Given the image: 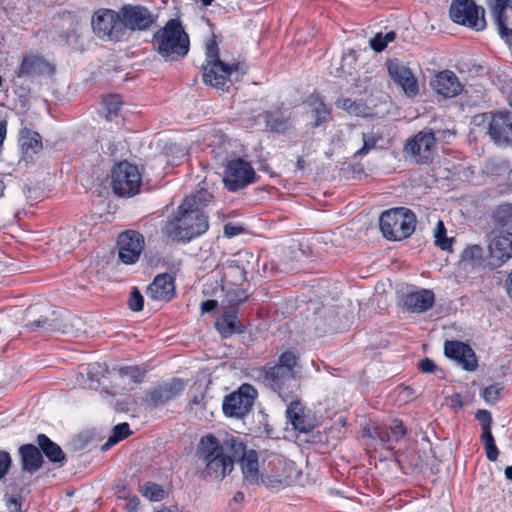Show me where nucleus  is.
<instances>
[{
    "mask_svg": "<svg viewBox=\"0 0 512 512\" xmlns=\"http://www.w3.org/2000/svg\"><path fill=\"white\" fill-rule=\"evenodd\" d=\"M7 133V121L0 120V146L2 145Z\"/></svg>",
    "mask_w": 512,
    "mask_h": 512,
    "instance_id": "obj_58",
    "label": "nucleus"
},
{
    "mask_svg": "<svg viewBox=\"0 0 512 512\" xmlns=\"http://www.w3.org/2000/svg\"><path fill=\"white\" fill-rule=\"evenodd\" d=\"M432 89L444 98H453L461 94L463 85L457 75L450 70L438 72L430 81Z\"/></svg>",
    "mask_w": 512,
    "mask_h": 512,
    "instance_id": "obj_22",
    "label": "nucleus"
},
{
    "mask_svg": "<svg viewBox=\"0 0 512 512\" xmlns=\"http://www.w3.org/2000/svg\"><path fill=\"white\" fill-rule=\"evenodd\" d=\"M505 289L507 295L512 298V272L508 275L505 281Z\"/></svg>",
    "mask_w": 512,
    "mask_h": 512,
    "instance_id": "obj_59",
    "label": "nucleus"
},
{
    "mask_svg": "<svg viewBox=\"0 0 512 512\" xmlns=\"http://www.w3.org/2000/svg\"><path fill=\"white\" fill-rule=\"evenodd\" d=\"M240 460L241 470L245 483L249 485H260L262 483V473L259 472L258 455L254 450H246L243 443V454L235 457V461Z\"/></svg>",
    "mask_w": 512,
    "mask_h": 512,
    "instance_id": "obj_23",
    "label": "nucleus"
},
{
    "mask_svg": "<svg viewBox=\"0 0 512 512\" xmlns=\"http://www.w3.org/2000/svg\"><path fill=\"white\" fill-rule=\"evenodd\" d=\"M476 418L481 422L482 433L492 432L491 431L492 417H491V414L489 411L479 410L476 414Z\"/></svg>",
    "mask_w": 512,
    "mask_h": 512,
    "instance_id": "obj_44",
    "label": "nucleus"
},
{
    "mask_svg": "<svg viewBox=\"0 0 512 512\" xmlns=\"http://www.w3.org/2000/svg\"><path fill=\"white\" fill-rule=\"evenodd\" d=\"M378 437H379V439H380L383 443L387 444V448H388V449H392V448H393V447L390 445V443H391L392 441H394V439L392 438L391 432H388V431H386V430H382V431H380V432L378 433Z\"/></svg>",
    "mask_w": 512,
    "mask_h": 512,
    "instance_id": "obj_55",
    "label": "nucleus"
},
{
    "mask_svg": "<svg viewBox=\"0 0 512 512\" xmlns=\"http://www.w3.org/2000/svg\"><path fill=\"white\" fill-rule=\"evenodd\" d=\"M120 16L124 36L127 30H147L154 22L153 15L148 8L140 5H124L120 9Z\"/></svg>",
    "mask_w": 512,
    "mask_h": 512,
    "instance_id": "obj_16",
    "label": "nucleus"
},
{
    "mask_svg": "<svg viewBox=\"0 0 512 512\" xmlns=\"http://www.w3.org/2000/svg\"><path fill=\"white\" fill-rule=\"evenodd\" d=\"M435 301L434 293L428 289H421L408 293L404 298L407 310L413 313H421L430 309Z\"/></svg>",
    "mask_w": 512,
    "mask_h": 512,
    "instance_id": "obj_26",
    "label": "nucleus"
},
{
    "mask_svg": "<svg viewBox=\"0 0 512 512\" xmlns=\"http://www.w3.org/2000/svg\"><path fill=\"white\" fill-rule=\"evenodd\" d=\"M492 16L499 35L505 41L512 39V0H490Z\"/></svg>",
    "mask_w": 512,
    "mask_h": 512,
    "instance_id": "obj_19",
    "label": "nucleus"
},
{
    "mask_svg": "<svg viewBox=\"0 0 512 512\" xmlns=\"http://www.w3.org/2000/svg\"><path fill=\"white\" fill-rule=\"evenodd\" d=\"M383 37H384L383 40L388 44V43L394 41L396 34H395V32L390 31V32L386 33L385 35H383Z\"/></svg>",
    "mask_w": 512,
    "mask_h": 512,
    "instance_id": "obj_61",
    "label": "nucleus"
},
{
    "mask_svg": "<svg viewBox=\"0 0 512 512\" xmlns=\"http://www.w3.org/2000/svg\"><path fill=\"white\" fill-rule=\"evenodd\" d=\"M21 456L22 469L34 473L43 465V455L35 445L25 444L19 448Z\"/></svg>",
    "mask_w": 512,
    "mask_h": 512,
    "instance_id": "obj_31",
    "label": "nucleus"
},
{
    "mask_svg": "<svg viewBox=\"0 0 512 512\" xmlns=\"http://www.w3.org/2000/svg\"><path fill=\"white\" fill-rule=\"evenodd\" d=\"M174 293V280L167 273L156 276L147 288V295L157 301H169Z\"/></svg>",
    "mask_w": 512,
    "mask_h": 512,
    "instance_id": "obj_25",
    "label": "nucleus"
},
{
    "mask_svg": "<svg viewBox=\"0 0 512 512\" xmlns=\"http://www.w3.org/2000/svg\"><path fill=\"white\" fill-rule=\"evenodd\" d=\"M266 123V127L271 132L284 134L293 126V121L290 115L286 114L281 109L266 111L262 114Z\"/></svg>",
    "mask_w": 512,
    "mask_h": 512,
    "instance_id": "obj_28",
    "label": "nucleus"
},
{
    "mask_svg": "<svg viewBox=\"0 0 512 512\" xmlns=\"http://www.w3.org/2000/svg\"><path fill=\"white\" fill-rule=\"evenodd\" d=\"M184 390V383L179 379H174L169 383L163 384L151 393V401L154 405H163L174 399Z\"/></svg>",
    "mask_w": 512,
    "mask_h": 512,
    "instance_id": "obj_30",
    "label": "nucleus"
},
{
    "mask_svg": "<svg viewBox=\"0 0 512 512\" xmlns=\"http://www.w3.org/2000/svg\"><path fill=\"white\" fill-rule=\"evenodd\" d=\"M144 305V299L141 295L140 291L134 287L132 288V291L130 292L129 300H128V306L132 311L138 312L143 309Z\"/></svg>",
    "mask_w": 512,
    "mask_h": 512,
    "instance_id": "obj_41",
    "label": "nucleus"
},
{
    "mask_svg": "<svg viewBox=\"0 0 512 512\" xmlns=\"http://www.w3.org/2000/svg\"><path fill=\"white\" fill-rule=\"evenodd\" d=\"M214 59H219L218 48L215 41H211L207 44L206 61Z\"/></svg>",
    "mask_w": 512,
    "mask_h": 512,
    "instance_id": "obj_52",
    "label": "nucleus"
},
{
    "mask_svg": "<svg viewBox=\"0 0 512 512\" xmlns=\"http://www.w3.org/2000/svg\"><path fill=\"white\" fill-rule=\"evenodd\" d=\"M353 67L351 66V63L349 64V67L346 68L345 64L343 63L340 68L338 69L337 76H346V75H352L353 73Z\"/></svg>",
    "mask_w": 512,
    "mask_h": 512,
    "instance_id": "obj_56",
    "label": "nucleus"
},
{
    "mask_svg": "<svg viewBox=\"0 0 512 512\" xmlns=\"http://www.w3.org/2000/svg\"><path fill=\"white\" fill-rule=\"evenodd\" d=\"M487 131L490 139L499 146L512 144V113L498 111L486 116Z\"/></svg>",
    "mask_w": 512,
    "mask_h": 512,
    "instance_id": "obj_11",
    "label": "nucleus"
},
{
    "mask_svg": "<svg viewBox=\"0 0 512 512\" xmlns=\"http://www.w3.org/2000/svg\"><path fill=\"white\" fill-rule=\"evenodd\" d=\"M18 143L25 160H32L43 149L41 135L26 126L19 131Z\"/></svg>",
    "mask_w": 512,
    "mask_h": 512,
    "instance_id": "obj_24",
    "label": "nucleus"
},
{
    "mask_svg": "<svg viewBox=\"0 0 512 512\" xmlns=\"http://www.w3.org/2000/svg\"><path fill=\"white\" fill-rule=\"evenodd\" d=\"M500 389L497 385H489L483 390L482 396L487 403H494L499 397Z\"/></svg>",
    "mask_w": 512,
    "mask_h": 512,
    "instance_id": "obj_47",
    "label": "nucleus"
},
{
    "mask_svg": "<svg viewBox=\"0 0 512 512\" xmlns=\"http://www.w3.org/2000/svg\"><path fill=\"white\" fill-rule=\"evenodd\" d=\"M387 66L390 77L402 88L406 96L414 97L418 94V82L408 67L397 60L389 61Z\"/></svg>",
    "mask_w": 512,
    "mask_h": 512,
    "instance_id": "obj_21",
    "label": "nucleus"
},
{
    "mask_svg": "<svg viewBox=\"0 0 512 512\" xmlns=\"http://www.w3.org/2000/svg\"><path fill=\"white\" fill-rule=\"evenodd\" d=\"M349 59L351 60V63H354L356 61V56H355V53L353 51H350L348 55H345L342 58V61L345 63Z\"/></svg>",
    "mask_w": 512,
    "mask_h": 512,
    "instance_id": "obj_63",
    "label": "nucleus"
},
{
    "mask_svg": "<svg viewBox=\"0 0 512 512\" xmlns=\"http://www.w3.org/2000/svg\"><path fill=\"white\" fill-rule=\"evenodd\" d=\"M383 38V34L378 33L370 40V46L374 51L381 52L386 48L387 43L383 40Z\"/></svg>",
    "mask_w": 512,
    "mask_h": 512,
    "instance_id": "obj_49",
    "label": "nucleus"
},
{
    "mask_svg": "<svg viewBox=\"0 0 512 512\" xmlns=\"http://www.w3.org/2000/svg\"><path fill=\"white\" fill-rule=\"evenodd\" d=\"M142 494L151 501H161L165 496L163 488L156 483L147 482L142 486Z\"/></svg>",
    "mask_w": 512,
    "mask_h": 512,
    "instance_id": "obj_39",
    "label": "nucleus"
},
{
    "mask_svg": "<svg viewBox=\"0 0 512 512\" xmlns=\"http://www.w3.org/2000/svg\"><path fill=\"white\" fill-rule=\"evenodd\" d=\"M296 364L295 354L286 351L279 356L277 362L267 363L261 369L259 376L266 387L272 389L285 400V397L293 392Z\"/></svg>",
    "mask_w": 512,
    "mask_h": 512,
    "instance_id": "obj_4",
    "label": "nucleus"
},
{
    "mask_svg": "<svg viewBox=\"0 0 512 512\" xmlns=\"http://www.w3.org/2000/svg\"><path fill=\"white\" fill-rule=\"evenodd\" d=\"M142 175L136 165L127 161L117 163L111 171V186L120 197H133L140 192Z\"/></svg>",
    "mask_w": 512,
    "mask_h": 512,
    "instance_id": "obj_6",
    "label": "nucleus"
},
{
    "mask_svg": "<svg viewBox=\"0 0 512 512\" xmlns=\"http://www.w3.org/2000/svg\"><path fill=\"white\" fill-rule=\"evenodd\" d=\"M489 265L500 267L512 258V233L499 232L489 244Z\"/></svg>",
    "mask_w": 512,
    "mask_h": 512,
    "instance_id": "obj_20",
    "label": "nucleus"
},
{
    "mask_svg": "<svg viewBox=\"0 0 512 512\" xmlns=\"http://www.w3.org/2000/svg\"><path fill=\"white\" fill-rule=\"evenodd\" d=\"M484 9L473 0H452L449 15L453 22L475 31L485 29L487 23Z\"/></svg>",
    "mask_w": 512,
    "mask_h": 512,
    "instance_id": "obj_7",
    "label": "nucleus"
},
{
    "mask_svg": "<svg viewBox=\"0 0 512 512\" xmlns=\"http://www.w3.org/2000/svg\"><path fill=\"white\" fill-rule=\"evenodd\" d=\"M50 69L49 64L38 55H26L22 58L15 73L19 78L40 75Z\"/></svg>",
    "mask_w": 512,
    "mask_h": 512,
    "instance_id": "obj_27",
    "label": "nucleus"
},
{
    "mask_svg": "<svg viewBox=\"0 0 512 512\" xmlns=\"http://www.w3.org/2000/svg\"><path fill=\"white\" fill-rule=\"evenodd\" d=\"M240 64H225L220 59L207 60L203 66V81L215 88H223L231 77L238 73Z\"/></svg>",
    "mask_w": 512,
    "mask_h": 512,
    "instance_id": "obj_13",
    "label": "nucleus"
},
{
    "mask_svg": "<svg viewBox=\"0 0 512 512\" xmlns=\"http://www.w3.org/2000/svg\"><path fill=\"white\" fill-rule=\"evenodd\" d=\"M12 465V459L8 452L0 451V479H2L9 471Z\"/></svg>",
    "mask_w": 512,
    "mask_h": 512,
    "instance_id": "obj_46",
    "label": "nucleus"
},
{
    "mask_svg": "<svg viewBox=\"0 0 512 512\" xmlns=\"http://www.w3.org/2000/svg\"><path fill=\"white\" fill-rule=\"evenodd\" d=\"M390 432L394 441L398 442L405 436L406 429L402 421L395 419L392 421V425L390 426Z\"/></svg>",
    "mask_w": 512,
    "mask_h": 512,
    "instance_id": "obj_43",
    "label": "nucleus"
},
{
    "mask_svg": "<svg viewBox=\"0 0 512 512\" xmlns=\"http://www.w3.org/2000/svg\"><path fill=\"white\" fill-rule=\"evenodd\" d=\"M218 306V302L216 300H206L201 303V311L202 313H209L213 311Z\"/></svg>",
    "mask_w": 512,
    "mask_h": 512,
    "instance_id": "obj_54",
    "label": "nucleus"
},
{
    "mask_svg": "<svg viewBox=\"0 0 512 512\" xmlns=\"http://www.w3.org/2000/svg\"><path fill=\"white\" fill-rule=\"evenodd\" d=\"M122 100L119 95H109L104 99V107L106 111V119L111 121L113 117L118 115L121 108Z\"/></svg>",
    "mask_w": 512,
    "mask_h": 512,
    "instance_id": "obj_38",
    "label": "nucleus"
},
{
    "mask_svg": "<svg viewBox=\"0 0 512 512\" xmlns=\"http://www.w3.org/2000/svg\"><path fill=\"white\" fill-rule=\"evenodd\" d=\"M311 106V126L313 128L320 127L331 120V109L323 102L322 99L316 97L310 102Z\"/></svg>",
    "mask_w": 512,
    "mask_h": 512,
    "instance_id": "obj_34",
    "label": "nucleus"
},
{
    "mask_svg": "<svg viewBox=\"0 0 512 512\" xmlns=\"http://www.w3.org/2000/svg\"><path fill=\"white\" fill-rule=\"evenodd\" d=\"M483 249L478 245H473L466 248L463 252V258L465 260H478L482 258Z\"/></svg>",
    "mask_w": 512,
    "mask_h": 512,
    "instance_id": "obj_48",
    "label": "nucleus"
},
{
    "mask_svg": "<svg viewBox=\"0 0 512 512\" xmlns=\"http://www.w3.org/2000/svg\"><path fill=\"white\" fill-rule=\"evenodd\" d=\"M117 245L119 259L125 264H134L143 251L144 237L137 231L128 230L118 236Z\"/></svg>",
    "mask_w": 512,
    "mask_h": 512,
    "instance_id": "obj_17",
    "label": "nucleus"
},
{
    "mask_svg": "<svg viewBox=\"0 0 512 512\" xmlns=\"http://www.w3.org/2000/svg\"><path fill=\"white\" fill-rule=\"evenodd\" d=\"M242 232V228L234 226L232 224H226L224 226V235L228 238L234 237Z\"/></svg>",
    "mask_w": 512,
    "mask_h": 512,
    "instance_id": "obj_53",
    "label": "nucleus"
},
{
    "mask_svg": "<svg viewBox=\"0 0 512 512\" xmlns=\"http://www.w3.org/2000/svg\"><path fill=\"white\" fill-rule=\"evenodd\" d=\"M226 297L227 302L231 307L239 305L247 298L244 291L239 289L227 292Z\"/></svg>",
    "mask_w": 512,
    "mask_h": 512,
    "instance_id": "obj_45",
    "label": "nucleus"
},
{
    "mask_svg": "<svg viewBox=\"0 0 512 512\" xmlns=\"http://www.w3.org/2000/svg\"><path fill=\"white\" fill-rule=\"evenodd\" d=\"M270 464L273 465V469L262 472V485L268 489L279 490L293 482L296 474L293 462L277 457Z\"/></svg>",
    "mask_w": 512,
    "mask_h": 512,
    "instance_id": "obj_12",
    "label": "nucleus"
},
{
    "mask_svg": "<svg viewBox=\"0 0 512 512\" xmlns=\"http://www.w3.org/2000/svg\"><path fill=\"white\" fill-rule=\"evenodd\" d=\"M435 245L442 250L450 251L452 243L454 242L453 237L446 236V227L442 220H439L434 229Z\"/></svg>",
    "mask_w": 512,
    "mask_h": 512,
    "instance_id": "obj_36",
    "label": "nucleus"
},
{
    "mask_svg": "<svg viewBox=\"0 0 512 512\" xmlns=\"http://www.w3.org/2000/svg\"><path fill=\"white\" fill-rule=\"evenodd\" d=\"M69 317L53 311L51 317L41 316L40 318L30 321L26 327L29 331H43V332H60L62 334H68L72 332V328L76 326L80 320L73 317L68 321Z\"/></svg>",
    "mask_w": 512,
    "mask_h": 512,
    "instance_id": "obj_14",
    "label": "nucleus"
},
{
    "mask_svg": "<svg viewBox=\"0 0 512 512\" xmlns=\"http://www.w3.org/2000/svg\"><path fill=\"white\" fill-rule=\"evenodd\" d=\"M286 416L294 429L300 432H310L313 430V424L305 415L304 406L300 401L293 400L287 407Z\"/></svg>",
    "mask_w": 512,
    "mask_h": 512,
    "instance_id": "obj_29",
    "label": "nucleus"
},
{
    "mask_svg": "<svg viewBox=\"0 0 512 512\" xmlns=\"http://www.w3.org/2000/svg\"><path fill=\"white\" fill-rule=\"evenodd\" d=\"M92 29L97 37L104 40L117 42L125 37L120 11L116 12L111 9L98 10L92 17Z\"/></svg>",
    "mask_w": 512,
    "mask_h": 512,
    "instance_id": "obj_8",
    "label": "nucleus"
},
{
    "mask_svg": "<svg viewBox=\"0 0 512 512\" xmlns=\"http://www.w3.org/2000/svg\"><path fill=\"white\" fill-rule=\"evenodd\" d=\"M435 145V133L430 129H424L407 140L404 150L415 157L417 162L427 163L431 160Z\"/></svg>",
    "mask_w": 512,
    "mask_h": 512,
    "instance_id": "obj_15",
    "label": "nucleus"
},
{
    "mask_svg": "<svg viewBox=\"0 0 512 512\" xmlns=\"http://www.w3.org/2000/svg\"><path fill=\"white\" fill-rule=\"evenodd\" d=\"M481 440L484 443V448L488 460L496 461L499 455V450L495 444V439L492 432L482 433Z\"/></svg>",
    "mask_w": 512,
    "mask_h": 512,
    "instance_id": "obj_40",
    "label": "nucleus"
},
{
    "mask_svg": "<svg viewBox=\"0 0 512 512\" xmlns=\"http://www.w3.org/2000/svg\"><path fill=\"white\" fill-rule=\"evenodd\" d=\"M400 393L403 394L406 398H409L413 394V390L410 387L400 388Z\"/></svg>",
    "mask_w": 512,
    "mask_h": 512,
    "instance_id": "obj_62",
    "label": "nucleus"
},
{
    "mask_svg": "<svg viewBox=\"0 0 512 512\" xmlns=\"http://www.w3.org/2000/svg\"><path fill=\"white\" fill-rule=\"evenodd\" d=\"M363 146L355 152V156L366 155L372 149L378 147L379 142L383 141V135L379 131L362 133Z\"/></svg>",
    "mask_w": 512,
    "mask_h": 512,
    "instance_id": "obj_35",
    "label": "nucleus"
},
{
    "mask_svg": "<svg viewBox=\"0 0 512 512\" xmlns=\"http://www.w3.org/2000/svg\"><path fill=\"white\" fill-rule=\"evenodd\" d=\"M255 171L247 161L234 159L225 168L224 185L232 192L238 191L254 181Z\"/></svg>",
    "mask_w": 512,
    "mask_h": 512,
    "instance_id": "obj_10",
    "label": "nucleus"
},
{
    "mask_svg": "<svg viewBox=\"0 0 512 512\" xmlns=\"http://www.w3.org/2000/svg\"><path fill=\"white\" fill-rule=\"evenodd\" d=\"M130 428L127 423H120L116 425L113 430L111 436L108 438L106 443L102 446L103 450H107L120 442L121 440L127 438L130 435Z\"/></svg>",
    "mask_w": 512,
    "mask_h": 512,
    "instance_id": "obj_37",
    "label": "nucleus"
},
{
    "mask_svg": "<svg viewBox=\"0 0 512 512\" xmlns=\"http://www.w3.org/2000/svg\"><path fill=\"white\" fill-rule=\"evenodd\" d=\"M120 376L129 377L130 382L137 383L141 380L142 373L137 367H123L119 370Z\"/></svg>",
    "mask_w": 512,
    "mask_h": 512,
    "instance_id": "obj_42",
    "label": "nucleus"
},
{
    "mask_svg": "<svg viewBox=\"0 0 512 512\" xmlns=\"http://www.w3.org/2000/svg\"><path fill=\"white\" fill-rule=\"evenodd\" d=\"M214 59H219L218 48L215 41H211L207 44L206 61Z\"/></svg>",
    "mask_w": 512,
    "mask_h": 512,
    "instance_id": "obj_51",
    "label": "nucleus"
},
{
    "mask_svg": "<svg viewBox=\"0 0 512 512\" xmlns=\"http://www.w3.org/2000/svg\"><path fill=\"white\" fill-rule=\"evenodd\" d=\"M257 390L250 384H242L239 389L227 395L222 404L228 417L242 418L252 409Z\"/></svg>",
    "mask_w": 512,
    "mask_h": 512,
    "instance_id": "obj_9",
    "label": "nucleus"
},
{
    "mask_svg": "<svg viewBox=\"0 0 512 512\" xmlns=\"http://www.w3.org/2000/svg\"><path fill=\"white\" fill-rule=\"evenodd\" d=\"M416 223L415 214L405 207L386 210L379 219V226L383 236L393 241L409 237L414 232Z\"/></svg>",
    "mask_w": 512,
    "mask_h": 512,
    "instance_id": "obj_5",
    "label": "nucleus"
},
{
    "mask_svg": "<svg viewBox=\"0 0 512 512\" xmlns=\"http://www.w3.org/2000/svg\"><path fill=\"white\" fill-rule=\"evenodd\" d=\"M243 501H244V494H243V492L238 491L234 494L233 498L231 499L230 505H232L233 503L239 504V503H242Z\"/></svg>",
    "mask_w": 512,
    "mask_h": 512,
    "instance_id": "obj_60",
    "label": "nucleus"
},
{
    "mask_svg": "<svg viewBox=\"0 0 512 512\" xmlns=\"http://www.w3.org/2000/svg\"><path fill=\"white\" fill-rule=\"evenodd\" d=\"M88 375H92L94 373L104 372L106 371V368L102 367L100 364H90L88 368Z\"/></svg>",
    "mask_w": 512,
    "mask_h": 512,
    "instance_id": "obj_57",
    "label": "nucleus"
},
{
    "mask_svg": "<svg viewBox=\"0 0 512 512\" xmlns=\"http://www.w3.org/2000/svg\"><path fill=\"white\" fill-rule=\"evenodd\" d=\"M217 331L227 338L235 333L242 332V325L235 313H226L219 317L215 323Z\"/></svg>",
    "mask_w": 512,
    "mask_h": 512,
    "instance_id": "obj_33",
    "label": "nucleus"
},
{
    "mask_svg": "<svg viewBox=\"0 0 512 512\" xmlns=\"http://www.w3.org/2000/svg\"><path fill=\"white\" fill-rule=\"evenodd\" d=\"M152 45L165 61H178L188 54L190 40L181 23L170 19L154 33Z\"/></svg>",
    "mask_w": 512,
    "mask_h": 512,
    "instance_id": "obj_3",
    "label": "nucleus"
},
{
    "mask_svg": "<svg viewBox=\"0 0 512 512\" xmlns=\"http://www.w3.org/2000/svg\"><path fill=\"white\" fill-rule=\"evenodd\" d=\"M212 197L206 189L187 196L178 207L176 216L165 225L164 233L167 238L174 242L187 243L204 234L209 228V222L203 208Z\"/></svg>",
    "mask_w": 512,
    "mask_h": 512,
    "instance_id": "obj_1",
    "label": "nucleus"
},
{
    "mask_svg": "<svg viewBox=\"0 0 512 512\" xmlns=\"http://www.w3.org/2000/svg\"><path fill=\"white\" fill-rule=\"evenodd\" d=\"M36 442L41 453H43L50 462L60 464L61 466L65 463L66 456L61 447L45 434H39Z\"/></svg>",
    "mask_w": 512,
    "mask_h": 512,
    "instance_id": "obj_32",
    "label": "nucleus"
},
{
    "mask_svg": "<svg viewBox=\"0 0 512 512\" xmlns=\"http://www.w3.org/2000/svg\"><path fill=\"white\" fill-rule=\"evenodd\" d=\"M197 452L205 462L203 476L222 480L233 470L235 457L243 454V441L234 436L220 441L208 434L200 439Z\"/></svg>",
    "mask_w": 512,
    "mask_h": 512,
    "instance_id": "obj_2",
    "label": "nucleus"
},
{
    "mask_svg": "<svg viewBox=\"0 0 512 512\" xmlns=\"http://www.w3.org/2000/svg\"><path fill=\"white\" fill-rule=\"evenodd\" d=\"M505 476L507 479L512 480V466H507L505 468Z\"/></svg>",
    "mask_w": 512,
    "mask_h": 512,
    "instance_id": "obj_64",
    "label": "nucleus"
},
{
    "mask_svg": "<svg viewBox=\"0 0 512 512\" xmlns=\"http://www.w3.org/2000/svg\"><path fill=\"white\" fill-rule=\"evenodd\" d=\"M418 368L423 373H432L436 370L437 366L433 360L424 358L418 363Z\"/></svg>",
    "mask_w": 512,
    "mask_h": 512,
    "instance_id": "obj_50",
    "label": "nucleus"
},
{
    "mask_svg": "<svg viewBox=\"0 0 512 512\" xmlns=\"http://www.w3.org/2000/svg\"><path fill=\"white\" fill-rule=\"evenodd\" d=\"M444 354L455 361L466 371H474L478 366L477 357L473 349L466 343L458 340H447L444 343Z\"/></svg>",
    "mask_w": 512,
    "mask_h": 512,
    "instance_id": "obj_18",
    "label": "nucleus"
}]
</instances>
